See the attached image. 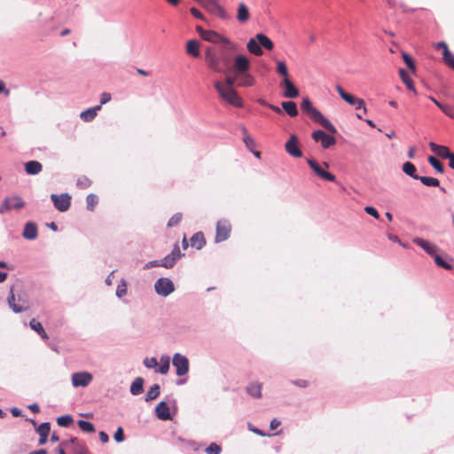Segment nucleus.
<instances>
[{"mask_svg": "<svg viewBox=\"0 0 454 454\" xmlns=\"http://www.w3.org/2000/svg\"><path fill=\"white\" fill-rule=\"evenodd\" d=\"M111 100V94L108 92H103L100 96V106L105 105Z\"/></svg>", "mask_w": 454, "mask_h": 454, "instance_id": "nucleus-63", "label": "nucleus"}, {"mask_svg": "<svg viewBox=\"0 0 454 454\" xmlns=\"http://www.w3.org/2000/svg\"><path fill=\"white\" fill-rule=\"evenodd\" d=\"M4 206L6 210L20 209L24 206V203L20 197H12L4 200Z\"/></svg>", "mask_w": 454, "mask_h": 454, "instance_id": "nucleus-23", "label": "nucleus"}, {"mask_svg": "<svg viewBox=\"0 0 454 454\" xmlns=\"http://www.w3.org/2000/svg\"><path fill=\"white\" fill-rule=\"evenodd\" d=\"M423 184L427 186H439V180L434 177L419 176V179Z\"/></svg>", "mask_w": 454, "mask_h": 454, "instance_id": "nucleus-47", "label": "nucleus"}, {"mask_svg": "<svg viewBox=\"0 0 454 454\" xmlns=\"http://www.w3.org/2000/svg\"><path fill=\"white\" fill-rule=\"evenodd\" d=\"M440 109L449 117L454 119V106H440Z\"/></svg>", "mask_w": 454, "mask_h": 454, "instance_id": "nucleus-57", "label": "nucleus"}, {"mask_svg": "<svg viewBox=\"0 0 454 454\" xmlns=\"http://www.w3.org/2000/svg\"><path fill=\"white\" fill-rule=\"evenodd\" d=\"M442 55L444 63L454 70V55L449 50L442 51Z\"/></svg>", "mask_w": 454, "mask_h": 454, "instance_id": "nucleus-48", "label": "nucleus"}, {"mask_svg": "<svg viewBox=\"0 0 454 454\" xmlns=\"http://www.w3.org/2000/svg\"><path fill=\"white\" fill-rule=\"evenodd\" d=\"M403 171L408 175L409 176L414 178V179H419V176L416 175V167L413 163L410 162V161H406L403 163Z\"/></svg>", "mask_w": 454, "mask_h": 454, "instance_id": "nucleus-38", "label": "nucleus"}, {"mask_svg": "<svg viewBox=\"0 0 454 454\" xmlns=\"http://www.w3.org/2000/svg\"><path fill=\"white\" fill-rule=\"evenodd\" d=\"M399 74L403 83L407 86L408 90L415 91L413 82L410 78L408 73L404 69L401 68L399 70Z\"/></svg>", "mask_w": 454, "mask_h": 454, "instance_id": "nucleus-39", "label": "nucleus"}, {"mask_svg": "<svg viewBox=\"0 0 454 454\" xmlns=\"http://www.w3.org/2000/svg\"><path fill=\"white\" fill-rule=\"evenodd\" d=\"M186 53L193 58L200 56V43L197 40H189L186 43Z\"/></svg>", "mask_w": 454, "mask_h": 454, "instance_id": "nucleus-29", "label": "nucleus"}, {"mask_svg": "<svg viewBox=\"0 0 454 454\" xmlns=\"http://www.w3.org/2000/svg\"><path fill=\"white\" fill-rule=\"evenodd\" d=\"M144 364H145V367H147L149 369L150 368H154L158 364L157 360L154 357L145 358V361H144Z\"/></svg>", "mask_w": 454, "mask_h": 454, "instance_id": "nucleus-59", "label": "nucleus"}, {"mask_svg": "<svg viewBox=\"0 0 454 454\" xmlns=\"http://www.w3.org/2000/svg\"><path fill=\"white\" fill-rule=\"evenodd\" d=\"M247 48L250 53L255 56H262L263 54V51L261 48L259 42L256 40V37L249 39Z\"/></svg>", "mask_w": 454, "mask_h": 454, "instance_id": "nucleus-28", "label": "nucleus"}, {"mask_svg": "<svg viewBox=\"0 0 454 454\" xmlns=\"http://www.w3.org/2000/svg\"><path fill=\"white\" fill-rule=\"evenodd\" d=\"M26 239H35L37 237V227L34 223H27L22 233Z\"/></svg>", "mask_w": 454, "mask_h": 454, "instance_id": "nucleus-26", "label": "nucleus"}, {"mask_svg": "<svg viewBox=\"0 0 454 454\" xmlns=\"http://www.w3.org/2000/svg\"><path fill=\"white\" fill-rule=\"evenodd\" d=\"M29 325H30L31 329H33L35 332H36L41 336V338H43V340L49 339V336L46 333V332L44 331L42 324L40 322H38L36 319L32 318L29 322Z\"/></svg>", "mask_w": 454, "mask_h": 454, "instance_id": "nucleus-31", "label": "nucleus"}, {"mask_svg": "<svg viewBox=\"0 0 454 454\" xmlns=\"http://www.w3.org/2000/svg\"><path fill=\"white\" fill-rule=\"evenodd\" d=\"M173 365L176 368V374L178 376L185 375L189 371L188 359L179 353L174 355Z\"/></svg>", "mask_w": 454, "mask_h": 454, "instance_id": "nucleus-12", "label": "nucleus"}, {"mask_svg": "<svg viewBox=\"0 0 454 454\" xmlns=\"http://www.w3.org/2000/svg\"><path fill=\"white\" fill-rule=\"evenodd\" d=\"M176 262V260H175V257H171L168 254L160 262V266L164 267V268H167V269H169V268H172L174 266Z\"/></svg>", "mask_w": 454, "mask_h": 454, "instance_id": "nucleus-52", "label": "nucleus"}, {"mask_svg": "<svg viewBox=\"0 0 454 454\" xmlns=\"http://www.w3.org/2000/svg\"><path fill=\"white\" fill-rule=\"evenodd\" d=\"M214 87L219 97L226 103L235 107L243 106V100L234 88H223L220 81L215 82Z\"/></svg>", "mask_w": 454, "mask_h": 454, "instance_id": "nucleus-3", "label": "nucleus"}, {"mask_svg": "<svg viewBox=\"0 0 454 454\" xmlns=\"http://www.w3.org/2000/svg\"><path fill=\"white\" fill-rule=\"evenodd\" d=\"M238 51L237 43L229 41L217 51L215 47H207L205 51V62L209 69L217 73H224L223 67H229L232 53Z\"/></svg>", "mask_w": 454, "mask_h": 454, "instance_id": "nucleus-1", "label": "nucleus"}, {"mask_svg": "<svg viewBox=\"0 0 454 454\" xmlns=\"http://www.w3.org/2000/svg\"><path fill=\"white\" fill-rule=\"evenodd\" d=\"M256 40L259 42L261 46H262L268 51H271L274 48L273 42L263 34H257Z\"/></svg>", "mask_w": 454, "mask_h": 454, "instance_id": "nucleus-35", "label": "nucleus"}, {"mask_svg": "<svg viewBox=\"0 0 454 454\" xmlns=\"http://www.w3.org/2000/svg\"><path fill=\"white\" fill-rule=\"evenodd\" d=\"M250 68V62L249 59L243 55H239L234 59V64H233V69L237 74V76L239 74L246 73Z\"/></svg>", "mask_w": 454, "mask_h": 454, "instance_id": "nucleus-17", "label": "nucleus"}, {"mask_svg": "<svg viewBox=\"0 0 454 454\" xmlns=\"http://www.w3.org/2000/svg\"><path fill=\"white\" fill-rule=\"evenodd\" d=\"M87 209L90 211H94L96 206L98 203V198L97 195L90 193L86 198Z\"/></svg>", "mask_w": 454, "mask_h": 454, "instance_id": "nucleus-44", "label": "nucleus"}, {"mask_svg": "<svg viewBox=\"0 0 454 454\" xmlns=\"http://www.w3.org/2000/svg\"><path fill=\"white\" fill-rule=\"evenodd\" d=\"M293 384L298 387L305 388L309 386V382L307 380H296L293 381Z\"/></svg>", "mask_w": 454, "mask_h": 454, "instance_id": "nucleus-61", "label": "nucleus"}, {"mask_svg": "<svg viewBox=\"0 0 454 454\" xmlns=\"http://www.w3.org/2000/svg\"><path fill=\"white\" fill-rule=\"evenodd\" d=\"M285 149L289 155L294 158L302 157V152L299 147V139L294 134L291 135L289 139L286 141Z\"/></svg>", "mask_w": 454, "mask_h": 454, "instance_id": "nucleus-11", "label": "nucleus"}, {"mask_svg": "<svg viewBox=\"0 0 454 454\" xmlns=\"http://www.w3.org/2000/svg\"><path fill=\"white\" fill-rule=\"evenodd\" d=\"M92 375L87 372H75L72 375L74 387H87L92 381Z\"/></svg>", "mask_w": 454, "mask_h": 454, "instance_id": "nucleus-15", "label": "nucleus"}, {"mask_svg": "<svg viewBox=\"0 0 454 454\" xmlns=\"http://www.w3.org/2000/svg\"><path fill=\"white\" fill-rule=\"evenodd\" d=\"M239 77H237V74L235 76L227 75L225 77L224 82H222V85L223 88H234V84Z\"/></svg>", "mask_w": 454, "mask_h": 454, "instance_id": "nucleus-51", "label": "nucleus"}, {"mask_svg": "<svg viewBox=\"0 0 454 454\" xmlns=\"http://www.w3.org/2000/svg\"><path fill=\"white\" fill-rule=\"evenodd\" d=\"M312 138L316 142H319L324 149H327L336 144L334 137L326 134L323 130H316L311 134Z\"/></svg>", "mask_w": 454, "mask_h": 454, "instance_id": "nucleus-10", "label": "nucleus"}, {"mask_svg": "<svg viewBox=\"0 0 454 454\" xmlns=\"http://www.w3.org/2000/svg\"><path fill=\"white\" fill-rule=\"evenodd\" d=\"M250 19V12L248 7L244 3L239 4L237 11V20L240 23H246Z\"/></svg>", "mask_w": 454, "mask_h": 454, "instance_id": "nucleus-21", "label": "nucleus"}, {"mask_svg": "<svg viewBox=\"0 0 454 454\" xmlns=\"http://www.w3.org/2000/svg\"><path fill=\"white\" fill-rule=\"evenodd\" d=\"M199 4L213 15H215L223 20L229 19L227 12L219 4L218 0H200Z\"/></svg>", "mask_w": 454, "mask_h": 454, "instance_id": "nucleus-5", "label": "nucleus"}, {"mask_svg": "<svg viewBox=\"0 0 454 454\" xmlns=\"http://www.w3.org/2000/svg\"><path fill=\"white\" fill-rule=\"evenodd\" d=\"M196 31L200 34V37L207 42L213 43H225L230 41L227 37L221 35L217 32L213 30H205L200 26L196 27Z\"/></svg>", "mask_w": 454, "mask_h": 454, "instance_id": "nucleus-7", "label": "nucleus"}, {"mask_svg": "<svg viewBox=\"0 0 454 454\" xmlns=\"http://www.w3.org/2000/svg\"><path fill=\"white\" fill-rule=\"evenodd\" d=\"M169 369V357L168 356H162L160 358V363L159 368L156 370V372H159L160 374H166L168 372Z\"/></svg>", "mask_w": 454, "mask_h": 454, "instance_id": "nucleus-41", "label": "nucleus"}, {"mask_svg": "<svg viewBox=\"0 0 454 454\" xmlns=\"http://www.w3.org/2000/svg\"><path fill=\"white\" fill-rule=\"evenodd\" d=\"M280 87L284 89L283 97L286 98H295L299 96V90L293 83V82L288 79H283L280 82Z\"/></svg>", "mask_w": 454, "mask_h": 454, "instance_id": "nucleus-16", "label": "nucleus"}, {"mask_svg": "<svg viewBox=\"0 0 454 454\" xmlns=\"http://www.w3.org/2000/svg\"><path fill=\"white\" fill-rule=\"evenodd\" d=\"M413 243L423 248L430 255H434L438 249L434 244L421 238L413 239Z\"/></svg>", "mask_w": 454, "mask_h": 454, "instance_id": "nucleus-18", "label": "nucleus"}, {"mask_svg": "<svg viewBox=\"0 0 454 454\" xmlns=\"http://www.w3.org/2000/svg\"><path fill=\"white\" fill-rule=\"evenodd\" d=\"M434 262L436 263L437 266L439 267H442L445 270H451L452 269V266L445 262L441 256H439L438 254H434Z\"/></svg>", "mask_w": 454, "mask_h": 454, "instance_id": "nucleus-50", "label": "nucleus"}, {"mask_svg": "<svg viewBox=\"0 0 454 454\" xmlns=\"http://www.w3.org/2000/svg\"><path fill=\"white\" fill-rule=\"evenodd\" d=\"M70 443L73 444V451L74 454H90L86 445L77 438H72Z\"/></svg>", "mask_w": 454, "mask_h": 454, "instance_id": "nucleus-30", "label": "nucleus"}, {"mask_svg": "<svg viewBox=\"0 0 454 454\" xmlns=\"http://www.w3.org/2000/svg\"><path fill=\"white\" fill-rule=\"evenodd\" d=\"M155 413L158 419L168 420L171 419L169 408L165 402H160L155 408Z\"/></svg>", "mask_w": 454, "mask_h": 454, "instance_id": "nucleus-20", "label": "nucleus"}, {"mask_svg": "<svg viewBox=\"0 0 454 454\" xmlns=\"http://www.w3.org/2000/svg\"><path fill=\"white\" fill-rule=\"evenodd\" d=\"M99 109L100 106H97L96 107L90 108L86 111L82 112L80 116L84 121H90L96 117L97 111Z\"/></svg>", "mask_w": 454, "mask_h": 454, "instance_id": "nucleus-37", "label": "nucleus"}, {"mask_svg": "<svg viewBox=\"0 0 454 454\" xmlns=\"http://www.w3.org/2000/svg\"><path fill=\"white\" fill-rule=\"evenodd\" d=\"M43 169V165L37 160H30L25 163V171L28 175H37Z\"/></svg>", "mask_w": 454, "mask_h": 454, "instance_id": "nucleus-25", "label": "nucleus"}, {"mask_svg": "<svg viewBox=\"0 0 454 454\" xmlns=\"http://www.w3.org/2000/svg\"><path fill=\"white\" fill-rule=\"evenodd\" d=\"M182 214L181 213H176L175 214L168 222V227H174V226H176L180 223V222L182 221Z\"/></svg>", "mask_w": 454, "mask_h": 454, "instance_id": "nucleus-54", "label": "nucleus"}, {"mask_svg": "<svg viewBox=\"0 0 454 454\" xmlns=\"http://www.w3.org/2000/svg\"><path fill=\"white\" fill-rule=\"evenodd\" d=\"M7 302L9 307L14 313H20L29 309L28 301L26 299L19 296L18 300L16 301L13 287H11L10 294L7 298Z\"/></svg>", "mask_w": 454, "mask_h": 454, "instance_id": "nucleus-6", "label": "nucleus"}, {"mask_svg": "<svg viewBox=\"0 0 454 454\" xmlns=\"http://www.w3.org/2000/svg\"><path fill=\"white\" fill-rule=\"evenodd\" d=\"M238 85L240 87H252L255 83L254 78L247 72L239 74Z\"/></svg>", "mask_w": 454, "mask_h": 454, "instance_id": "nucleus-27", "label": "nucleus"}, {"mask_svg": "<svg viewBox=\"0 0 454 454\" xmlns=\"http://www.w3.org/2000/svg\"><path fill=\"white\" fill-rule=\"evenodd\" d=\"M127 294V284L125 280H121V282L117 286L116 288V295L119 298L123 297Z\"/></svg>", "mask_w": 454, "mask_h": 454, "instance_id": "nucleus-53", "label": "nucleus"}, {"mask_svg": "<svg viewBox=\"0 0 454 454\" xmlns=\"http://www.w3.org/2000/svg\"><path fill=\"white\" fill-rule=\"evenodd\" d=\"M192 15L197 19L204 20V15L195 7L191 8L190 10Z\"/></svg>", "mask_w": 454, "mask_h": 454, "instance_id": "nucleus-64", "label": "nucleus"}, {"mask_svg": "<svg viewBox=\"0 0 454 454\" xmlns=\"http://www.w3.org/2000/svg\"><path fill=\"white\" fill-rule=\"evenodd\" d=\"M169 255L171 257H175V260L179 259L183 255L180 252L179 246L177 244L175 245V247Z\"/></svg>", "mask_w": 454, "mask_h": 454, "instance_id": "nucleus-62", "label": "nucleus"}, {"mask_svg": "<svg viewBox=\"0 0 454 454\" xmlns=\"http://www.w3.org/2000/svg\"><path fill=\"white\" fill-rule=\"evenodd\" d=\"M247 391L251 396L260 398L262 397V384L251 383L247 387Z\"/></svg>", "mask_w": 454, "mask_h": 454, "instance_id": "nucleus-36", "label": "nucleus"}, {"mask_svg": "<svg viewBox=\"0 0 454 454\" xmlns=\"http://www.w3.org/2000/svg\"><path fill=\"white\" fill-rule=\"evenodd\" d=\"M276 71L283 76V79L289 78L288 69L285 61H278Z\"/></svg>", "mask_w": 454, "mask_h": 454, "instance_id": "nucleus-45", "label": "nucleus"}, {"mask_svg": "<svg viewBox=\"0 0 454 454\" xmlns=\"http://www.w3.org/2000/svg\"><path fill=\"white\" fill-rule=\"evenodd\" d=\"M364 211L368 215H372V217H374L376 219H379V217H380L378 211L373 207H371V206L365 207Z\"/></svg>", "mask_w": 454, "mask_h": 454, "instance_id": "nucleus-60", "label": "nucleus"}, {"mask_svg": "<svg viewBox=\"0 0 454 454\" xmlns=\"http://www.w3.org/2000/svg\"><path fill=\"white\" fill-rule=\"evenodd\" d=\"M91 180L85 176L79 177L76 182V185L80 189H87L91 185Z\"/></svg>", "mask_w": 454, "mask_h": 454, "instance_id": "nucleus-49", "label": "nucleus"}, {"mask_svg": "<svg viewBox=\"0 0 454 454\" xmlns=\"http://www.w3.org/2000/svg\"><path fill=\"white\" fill-rule=\"evenodd\" d=\"M403 59L404 63L409 67V69H411V71H414L415 70V64H414L411 57L409 54L403 52Z\"/></svg>", "mask_w": 454, "mask_h": 454, "instance_id": "nucleus-56", "label": "nucleus"}, {"mask_svg": "<svg viewBox=\"0 0 454 454\" xmlns=\"http://www.w3.org/2000/svg\"><path fill=\"white\" fill-rule=\"evenodd\" d=\"M307 162L319 177L330 182L336 181V176L333 174L323 169L322 167L316 160L309 159Z\"/></svg>", "mask_w": 454, "mask_h": 454, "instance_id": "nucleus-14", "label": "nucleus"}, {"mask_svg": "<svg viewBox=\"0 0 454 454\" xmlns=\"http://www.w3.org/2000/svg\"><path fill=\"white\" fill-rule=\"evenodd\" d=\"M74 422V419L71 415L60 416L57 419V423L59 427H68Z\"/></svg>", "mask_w": 454, "mask_h": 454, "instance_id": "nucleus-42", "label": "nucleus"}, {"mask_svg": "<svg viewBox=\"0 0 454 454\" xmlns=\"http://www.w3.org/2000/svg\"><path fill=\"white\" fill-rule=\"evenodd\" d=\"M160 395V386L158 384H154L151 388L147 391L145 401L149 402L156 399Z\"/></svg>", "mask_w": 454, "mask_h": 454, "instance_id": "nucleus-40", "label": "nucleus"}, {"mask_svg": "<svg viewBox=\"0 0 454 454\" xmlns=\"http://www.w3.org/2000/svg\"><path fill=\"white\" fill-rule=\"evenodd\" d=\"M190 244L192 247L198 250L201 249L206 244L204 234L201 231L196 232L190 239Z\"/></svg>", "mask_w": 454, "mask_h": 454, "instance_id": "nucleus-24", "label": "nucleus"}, {"mask_svg": "<svg viewBox=\"0 0 454 454\" xmlns=\"http://www.w3.org/2000/svg\"><path fill=\"white\" fill-rule=\"evenodd\" d=\"M428 162L430 165L438 172L442 174L444 172V167L442 163L437 160L434 156H429L428 157Z\"/></svg>", "mask_w": 454, "mask_h": 454, "instance_id": "nucleus-43", "label": "nucleus"}, {"mask_svg": "<svg viewBox=\"0 0 454 454\" xmlns=\"http://www.w3.org/2000/svg\"><path fill=\"white\" fill-rule=\"evenodd\" d=\"M144 380L141 377H137L132 382L130 386V392L134 395H137L144 391Z\"/></svg>", "mask_w": 454, "mask_h": 454, "instance_id": "nucleus-33", "label": "nucleus"}, {"mask_svg": "<svg viewBox=\"0 0 454 454\" xmlns=\"http://www.w3.org/2000/svg\"><path fill=\"white\" fill-rule=\"evenodd\" d=\"M114 438L116 442H121L124 440L123 429L121 427H118L114 433Z\"/></svg>", "mask_w": 454, "mask_h": 454, "instance_id": "nucleus-58", "label": "nucleus"}, {"mask_svg": "<svg viewBox=\"0 0 454 454\" xmlns=\"http://www.w3.org/2000/svg\"><path fill=\"white\" fill-rule=\"evenodd\" d=\"M281 105H282L283 109L291 117H294V116L298 115L297 106L294 101H285V102H282Z\"/></svg>", "mask_w": 454, "mask_h": 454, "instance_id": "nucleus-34", "label": "nucleus"}, {"mask_svg": "<svg viewBox=\"0 0 454 454\" xmlns=\"http://www.w3.org/2000/svg\"><path fill=\"white\" fill-rule=\"evenodd\" d=\"M231 232V224L227 219H221L216 223V233L215 240L216 243L226 240Z\"/></svg>", "mask_w": 454, "mask_h": 454, "instance_id": "nucleus-8", "label": "nucleus"}, {"mask_svg": "<svg viewBox=\"0 0 454 454\" xmlns=\"http://www.w3.org/2000/svg\"><path fill=\"white\" fill-rule=\"evenodd\" d=\"M336 91L340 95V97L347 102L348 105L354 106L356 109H363L364 113L366 114L367 108L365 106V102L363 98H360L355 95L348 93L344 90V89L340 85H337L335 87Z\"/></svg>", "mask_w": 454, "mask_h": 454, "instance_id": "nucleus-4", "label": "nucleus"}, {"mask_svg": "<svg viewBox=\"0 0 454 454\" xmlns=\"http://www.w3.org/2000/svg\"><path fill=\"white\" fill-rule=\"evenodd\" d=\"M222 450V448L220 445L213 442L211 443L207 449L206 452L207 454H220Z\"/></svg>", "mask_w": 454, "mask_h": 454, "instance_id": "nucleus-55", "label": "nucleus"}, {"mask_svg": "<svg viewBox=\"0 0 454 454\" xmlns=\"http://www.w3.org/2000/svg\"><path fill=\"white\" fill-rule=\"evenodd\" d=\"M242 137H243V142L245 143L247 148L249 151H253V149L256 146V143L254 139L249 135L247 128L242 127Z\"/></svg>", "mask_w": 454, "mask_h": 454, "instance_id": "nucleus-32", "label": "nucleus"}, {"mask_svg": "<svg viewBox=\"0 0 454 454\" xmlns=\"http://www.w3.org/2000/svg\"><path fill=\"white\" fill-rule=\"evenodd\" d=\"M429 147L433 153L442 159H447L451 153L447 146L439 145L434 142L429 143Z\"/></svg>", "mask_w": 454, "mask_h": 454, "instance_id": "nucleus-22", "label": "nucleus"}, {"mask_svg": "<svg viewBox=\"0 0 454 454\" xmlns=\"http://www.w3.org/2000/svg\"><path fill=\"white\" fill-rule=\"evenodd\" d=\"M51 431V424L49 422L42 423L38 427L36 428V432L39 434V445H43L46 443L49 434Z\"/></svg>", "mask_w": 454, "mask_h": 454, "instance_id": "nucleus-19", "label": "nucleus"}, {"mask_svg": "<svg viewBox=\"0 0 454 454\" xmlns=\"http://www.w3.org/2000/svg\"><path fill=\"white\" fill-rule=\"evenodd\" d=\"M78 427L81 430L86 433H94L95 432V427L92 423L85 420H79L77 422Z\"/></svg>", "mask_w": 454, "mask_h": 454, "instance_id": "nucleus-46", "label": "nucleus"}, {"mask_svg": "<svg viewBox=\"0 0 454 454\" xmlns=\"http://www.w3.org/2000/svg\"><path fill=\"white\" fill-rule=\"evenodd\" d=\"M51 199L57 210L59 212H66L71 206V196L68 193H62L60 195L51 194Z\"/></svg>", "mask_w": 454, "mask_h": 454, "instance_id": "nucleus-9", "label": "nucleus"}, {"mask_svg": "<svg viewBox=\"0 0 454 454\" xmlns=\"http://www.w3.org/2000/svg\"><path fill=\"white\" fill-rule=\"evenodd\" d=\"M155 291L158 294L167 296L174 291V285L168 278H159L155 283Z\"/></svg>", "mask_w": 454, "mask_h": 454, "instance_id": "nucleus-13", "label": "nucleus"}, {"mask_svg": "<svg viewBox=\"0 0 454 454\" xmlns=\"http://www.w3.org/2000/svg\"><path fill=\"white\" fill-rule=\"evenodd\" d=\"M301 109L302 112L308 114L314 121L318 122L322 127L330 131L333 134L337 132L334 125L326 119L317 109L312 106L309 98H303L301 103Z\"/></svg>", "mask_w": 454, "mask_h": 454, "instance_id": "nucleus-2", "label": "nucleus"}]
</instances>
